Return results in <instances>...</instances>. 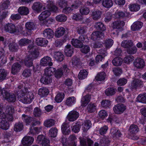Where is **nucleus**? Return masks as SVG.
I'll return each mask as SVG.
<instances>
[{
  "label": "nucleus",
  "mask_w": 146,
  "mask_h": 146,
  "mask_svg": "<svg viewBox=\"0 0 146 146\" xmlns=\"http://www.w3.org/2000/svg\"><path fill=\"white\" fill-rule=\"evenodd\" d=\"M9 127V124L6 121L2 120L0 121V128L4 130H7Z\"/></svg>",
  "instance_id": "38"
},
{
  "label": "nucleus",
  "mask_w": 146,
  "mask_h": 146,
  "mask_svg": "<svg viewBox=\"0 0 146 146\" xmlns=\"http://www.w3.org/2000/svg\"><path fill=\"white\" fill-rule=\"evenodd\" d=\"M8 73L4 69H0V81H2L6 79Z\"/></svg>",
  "instance_id": "34"
},
{
  "label": "nucleus",
  "mask_w": 146,
  "mask_h": 146,
  "mask_svg": "<svg viewBox=\"0 0 146 146\" xmlns=\"http://www.w3.org/2000/svg\"><path fill=\"white\" fill-rule=\"evenodd\" d=\"M52 61L51 58L48 56H45L42 58L40 61V64L42 66H47L48 65L52 66L53 63Z\"/></svg>",
  "instance_id": "6"
},
{
  "label": "nucleus",
  "mask_w": 146,
  "mask_h": 146,
  "mask_svg": "<svg viewBox=\"0 0 146 146\" xmlns=\"http://www.w3.org/2000/svg\"><path fill=\"white\" fill-rule=\"evenodd\" d=\"M65 30L62 27L58 28L56 30L55 33L56 37L58 38L62 36L64 33Z\"/></svg>",
  "instance_id": "31"
},
{
  "label": "nucleus",
  "mask_w": 146,
  "mask_h": 146,
  "mask_svg": "<svg viewBox=\"0 0 146 146\" xmlns=\"http://www.w3.org/2000/svg\"><path fill=\"white\" fill-rule=\"evenodd\" d=\"M76 29L77 33L81 35L84 34L85 33L86 30V27L79 25H77Z\"/></svg>",
  "instance_id": "44"
},
{
  "label": "nucleus",
  "mask_w": 146,
  "mask_h": 146,
  "mask_svg": "<svg viewBox=\"0 0 146 146\" xmlns=\"http://www.w3.org/2000/svg\"><path fill=\"white\" fill-rule=\"evenodd\" d=\"M19 13L23 15H27L29 13L28 8L25 7H20L18 9Z\"/></svg>",
  "instance_id": "35"
},
{
  "label": "nucleus",
  "mask_w": 146,
  "mask_h": 146,
  "mask_svg": "<svg viewBox=\"0 0 146 146\" xmlns=\"http://www.w3.org/2000/svg\"><path fill=\"white\" fill-rule=\"evenodd\" d=\"M92 125V123L89 120H86L82 125V129L84 132H86Z\"/></svg>",
  "instance_id": "32"
},
{
  "label": "nucleus",
  "mask_w": 146,
  "mask_h": 146,
  "mask_svg": "<svg viewBox=\"0 0 146 146\" xmlns=\"http://www.w3.org/2000/svg\"><path fill=\"white\" fill-rule=\"evenodd\" d=\"M48 42L46 39L42 38H37L36 40V43L37 45L41 46H45Z\"/></svg>",
  "instance_id": "16"
},
{
  "label": "nucleus",
  "mask_w": 146,
  "mask_h": 146,
  "mask_svg": "<svg viewBox=\"0 0 146 146\" xmlns=\"http://www.w3.org/2000/svg\"><path fill=\"white\" fill-rule=\"evenodd\" d=\"M54 58L57 61L61 62L64 59V57L62 53L58 51L54 53Z\"/></svg>",
  "instance_id": "19"
},
{
  "label": "nucleus",
  "mask_w": 146,
  "mask_h": 146,
  "mask_svg": "<svg viewBox=\"0 0 146 146\" xmlns=\"http://www.w3.org/2000/svg\"><path fill=\"white\" fill-rule=\"evenodd\" d=\"M43 35L44 37L48 39L52 38L54 35L53 31L50 29H46L43 31Z\"/></svg>",
  "instance_id": "13"
},
{
  "label": "nucleus",
  "mask_w": 146,
  "mask_h": 146,
  "mask_svg": "<svg viewBox=\"0 0 146 146\" xmlns=\"http://www.w3.org/2000/svg\"><path fill=\"white\" fill-rule=\"evenodd\" d=\"M126 109V107L124 104H117L113 108L114 112L117 114H120L123 113Z\"/></svg>",
  "instance_id": "4"
},
{
  "label": "nucleus",
  "mask_w": 146,
  "mask_h": 146,
  "mask_svg": "<svg viewBox=\"0 0 146 146\" xmlns=\"http://www.w3.org/2000/svg\"><path fill=\"white\" fill-rule=\"evenodd\" d=\"M79 116V113L76 111L72 110L70 111L68 114L67 118L70 121H73L76 120Z\"/></svg>",
  "instance_id": "5"
},
{
  "label": "nucleus",
  "mask_w": 146,
  "mask_h": 146,
  "mask_svg": "<svg viewBox=\"0 0 146 146\" xmlns=\"http://www.w3.org/2000/svg\"><path fill=\"white\" fill-rule=\"evenodd\" d=\"M112 63L115 66H120L123 63V59L119 57H115L112 60Z\"/></svg>",
  "instance_id": "33"
},
{
  "label": "nucleus",
  "mask_w": 146,
  "mask_h": 146,
  "mask_svg": "<svg viewBox=\"0 0 146 146\" xmlns=\"http://www.w3.org/2000/svg\"><path fill=\"white\" fill-rule=\"evenodd\" d=\"M51 13L48 11H45L42 12L38 17V19L40 21H43L50 15Z\"/></svg>",
  "instance_id": "21"
},
{
  "label": "nucleus",
  "mask_w": 146,
  "mask_h": 146,
  "mask_svg": "<svg viewBox=\"0 0 146 146\" xmlns=\"http://www.w3.org/2000/svg\"><path fill=\"white\" fill-rule=\"evenodd\" d=\"M116 90V89L113 88H109L106 90L105 93L107 96H112L115 93Z\"/></svg>",
  "instance_id": "43"
},
{
  "label": "nucleus",
  "mask_w": 146,
  "mask_h": 146,
  "mask_svg": "<svg viewBox=\"0 0 146 146\" xmlns=\"http://www.w3.org/2000/svg\"><path fill=\"white\" fill-rule=\"evenodd\" d=\"M64 97V94L63 93H59L56 96L55 100L57 103L61 102Z\"/></svg>",
  "instance_id": "40"
},
{
  "label": "nucleus",
  "mask_w": 146,
  "mask_h": 146,
  "mask_svg": "<svg viewBox=\"0 0 146 146\" xmlns=\"http://www.w3.org/2000/svg\"><path fill=\"white\" fill-rule=\"evenodd\" d=\"M43 5L42 3L39 2H35L32 7L33 9L38 13L41 11Z\"/></svg>",
  "instance_id": "12"
},
{
  "label": "nucleus",
  "mask_w": 146,
  "mask_h": 146,
  "mask_svg": "<svg viewBox=\"0 0 146 146\" xmlns=\"http://www.w3.org/2000/svg\"><path fill=\"white\" fill-rule=\"evenodd\" d=\"M34 141V139L30 136H25L21 142L24 146L31 145Z\"/></svg>",
  "instance_id": "8"
},
{
  "label": "nucleus",
  "mask_w": 146,
  "mask_h": 146,
  "mask_svg": "<svg viewBox=\"0 0 146 146\" xmlns=\"http://www.w3.org/2000/svg\"><path fill=\"white\" fill-rule=\"evenodd\" d=\"M58 7L62 9L66 6H68V2L65 0H59L58 2Z\"/></svg>",
  "instance_id": "51"
},
{
  "label": "nucleus",
  "mask_w": 146,
  "mask_h": 146,
  "mask_svg": "<svg viewBox=\"0 0 146 146\" xmlns=\"http://www.w3.org/2000/svg\"><path fill=\"white\" fill-rule=\"evenodd\" d=\"M102 4L104 7L108 8L112 6L113 2L112 0H103Z\"/></svg>",
  "instance_id": "36"
},
{
  "label": "nucleus",
  "mask_w": 146,
  "mask_h": 146,
  "mask_svg": "<svg viewBox=\"0 0 146 146\" xmlns=\"http://www.w3.org/2000/svg\"><path fill=\"white\" fill-rule=\"evenodd\" d=\"M71 42L72 45L76 48H81L83 46V42H80L78 39L73 38Z\"/></svg>",
  "instance_id": "24"
},
{
  "label": "nucleus",
  "mask_w": 146,
  "mask_h": 146,
  "mask_svg": "<svg viewBox=\"0 0 146 146\" xmlns=\"http://www.w3.org/2000/svg\"><path fill=\"white\" fill-rule=\"evenodd\" d=\"M39 56V52L37 49L31 52L28 56L33 60Z\"/></svg>",
  "instance_id": "55"
},
{
  "label": "nucleus",
  "mask_w": 146,
  "mask_h": 146,
  "mask_svg": "<svg viewBox=\"0 0 146 146\" xmlns=\"http://www.w3.org/2000/svg\"><path fill=\"white\" fill-rule=\"evenodd\" d=\"M10 1L7 0L2 3L0 5V8L2 10L6 9L8 7V5H9Z\"/></svg>",
  "instance_id": "60"
},
{
  "label": "nucleus",
  "mask_w": 146,
  "mask_h": 146,
  "mask_svg": "<svg viewBox=\"0 0 146 146\" xmlns=\"http://www.w3.org/2000/svg\"><path fill=\"white\" fill-rule=\"evenodd\" d=\"M106 76V75L104 72H102L98 74L95 78L97 80L102 81L105 79Z\"/></svg>",
  "instance_id": "48"
},
{
  "label": "nucleus",
  "mask_w": 146,
  "mask_h": 146,
  "mask_svg": "<svg viewBox=\"0 0 146 146\" xmlns=\"http://www.w3.org/2000/svg\"><path fill=\"white\" fill-rule=\"evenodd\" d=\"M25 28L27 31L29 33H31L35 28V24L32 22H28L26 23Z\"/></svg>",
  "instance_id": "15"
},
{
  "label": "nucleus",
  "mask_w": 146,
  "mask_h": 146,
  "mask_svg": "<svg viewBox=\"0 0 146 146\" xmlns=\"http://www.w3.org/2000/svg\"><path fill=\"white\" fill-rule=\"evenodd\" d=\"M113 43V41L111 39H106L104 41V44L106 48H110Z\"/></svg>",
  "instance_id": "52"
},
{
  "label": "nucleus",
  "mask_w": 146,
  "mask_h": 146,
  "mask_svg": "<svg viewBox=\"0 0 146 146\" xmlns=\"http://www.w3.org/2000/svg\"><path fill=\"white\" fill-rule=\"evenodd\" d=\"M66 55L68 57H71L73 53V48L70 45H67L64 50Z\"/></svg>",
  "instance_id": "20"
},
{
  "label": "nucleus",
  "mask_w": 146,
  "mask_h": 146,
  "mask_svg": "<svg viewBox=\"0 0 146 146\" xmlns=\"http://www.w3.org/2000/svg\"><path fill=\"white\" fill-rule=\"evenodd\" d=\"M34 115L37 117H40L42 114V112L40 109L38 107H36L34 110Z\"/></svg>",
  "instance_id": "63"
},
{
  "label": "nucleus",
  "mask_w": 146,
  "mask_h": 146,
  "mask_svg": "<svg viewBox=\"0 0 146 146\" xmlns=\"http://www.w3.org/2000/svg\"><path fill=\"white\" fill-rule=\"evenodd\" d=\"M31 87V85L27 83L18 86L16 94L19 101L24 104L30 103L31 102L33 95L30 92Z\"/></svg>",
  "instance_id": "1"
},
{
  "label": "nucleus",
  "mask_w": 146,
  "mask_h": 146,
  "mask_svg": "<svg viewBox=\"0 0 146 146\" xmlns=\"http://www.w3.org/2000/svg\"><path fill=\"white\" fill-rule=\"evenodd\" d=\"M129 9L133 11H138L140 9V5L138 4H131L129 6Z\"/></svg>",
  "instance_id": "50"
},
{
  "label": "nucleus",
  "mask_w": 146,
  "mask_h": 146,
  "mask_svg": "<svg viewBox=\"0 0 146 146\" xmlns=\"http://www.w3.org/2000/svg\"><path fill=\"white\" fill-rule=\"evenodd\" d=\"M3 96L8 102H14L16 100V96L13 94H11L5 90L3 91Z\"/></svg>",
  "instance_id": "2"
},
{
  "label": "nucleus",
  "mask_w": 146,
  "mask_h": 146,
  "mask_svg": "<svg viewBox=\"0 0 146 146\" xmlns=\"http://www.w3.org/2000/svg\"><path fill=\"white\" fill-rule=\"evenodd\" d=\"M61 129L63 134L65 135L69 134L70 132V130L68 124L64 123L62 126Z\"/></svg>",
  "instance_id": "26"
},
{
  "label": "nucleus",
  "mask_w": 146,
  "mask_h": 146,
  "mask_svg": "<svg viewBox=\"0 0 146 146\" xmlns=\"http://www.w3.org/2000/svg\"><path fill=\"white\" fill-rule=\"evenodd\" d=\"M14 111L13 107L11 106H7L6 107L5 112L6 114H13Z\"/></svg>",
  "instance_id": "58"
},
{
  "label": "nucleus",
  "mask_w": 146,
  "mask_h": 146,
  "mask_svg": "<svg viewBox=\"0 0 146 146\" xmlns=\"http://www.w3.org/2000/svg\"><path fill=\"white\" fill-rule=\"evenodd\" d=\"M4 30L6 32L11 33H13L18 31L15 25L11 23H8L5 25Z\"/></svg>",
  "instance_id": "3"
},
{
  "label": "nucleus",
  "mask_w": 146,
  "mask_h": 146,
  "mask_svg": "<svg viewBox=\"0 0 146 146\" xmlns=\"http://www.w3.org/2000/svg\"><path fill=\"white\" fill-rule=\"evenodd\" d=\"M52 80V78L50 76L44 75L40 79V81L44 84H47L50 83Z\"/></svg>",
  "instance_id": "25"
},
{
  "label": "nucleus",
  "mask_w": 146,
  "mask_h": 146,
  "mask_svg": "<svg viewBox=\"0 0 146 146\" xmlns=\"http://www.w3.org/2000/svg\"><path fill=\"white\" fill-rule=\"evenodd\" d=\"M33 60L29 56L27 57L25 60V66L27 67L32 66L33 64L32 62Z\"/></svg>",
  "instance_id": "56"
},
{
  "label": "nucleus",
  "mask_w": 146,
  "mask_h": 146,
  "mask_svg": "<svg viewBox=\"0 0 146 146\" xmlns=\"http://www.w3.org/2000/svg\"><path fill=\"white\" fill-rule=\"evenodd\" d=\"M23 125L22 122H19L15 124L13 128L14 130L16 132H19L23 129Z\"/></svg>",
  "instance_id": "29"
},
{
  "label": "nucleus",
  "mask_w": 146,
  "mask_h": 146,
  "mask_svg": "<svg viewBox=\"0 0 146 146\" xmlns=\"http://www.w3.org/2000/svg\"><path fill=\"white\" fill-rule=\"evenodd\" d=\"M56 20L59 22H64L67 19L66 17L64 14H60L57 16L56 18Z\"/></svg>",
  "instance_id": "45"
},
{
  "label": "nucleus",
  "mask_w": 146,
  "mask_h": 146,
  "mask_svg": "<svg viewBox=\"0 0 146 146\" xmlns=\"http://www.w3.org/2000/svg\"><path fill=\"white\" fill-rule=\"evenodd\" d=\"M55 71L56 69L54 68L50 67H47L44 70V75L51 76Z\"/></svg>",
  "instance_id": "27"
},
{
  "label": "nucleus",
  "mask_w": 146,
  "mask_h": 146,
  "mask_svg": "<svg viewBox=\"0 0 146 146\" xmlns=\"http://www.w3.org/2000/svg\"><path fill=\"white\" fill-rule=\"evenodd\" d=\"M125 25L123 21H117L113 22L111 25L112 27L114 29H119L121 28Z\"/></svg>",
  "instance_id": "11"
},
{
  "label": "nucleus",
  "mask_w": 146,
  "mask_h": 146,
  "mask_svg": "<svg viewBox=\"0 0 146 146\" xmlns=\"http://www.w3.org/2000/svg\"><path fill=\"white\" fill-rule=\"evenodd\" d=\"M114 16L116 18H121L124 17L125 15V13L123 12L117 11L115 13Z\"/></svg>",
  "instance_id": "64"
},
{
  "label": "nucleus",
  "mask_w": 146,
  "mask_h": 146,
  "mask_svg": "<svg viewBox=\"0 0 146 146\" xmlns=\"http://www.w3.org/2000/svg\"><path fill=\"white\" fill-rule=\"evenodd\" d=\"M22 119L27 125H32L33 126L35 125L34 119L32 117H29L25 114H23L22 116Z\"/></svg>",
  "instance_id": "7"
},
{
  "label": "nucleus",
  "mask_w": 146,
  "mask_h": 146,
  "mask_svg": "<svg viewBox=\"0 0 146 146\" xmlns=\"http://www.w3.org/2000/svg\"><path fill=\"white\" fill-rule=\"evenodd\" d=\"M49 93L48 90L45 88H40L38 90V94L42 97L47 96Z\"/></svg>",
  "instance_id": "37"
},
{
  "label": "nucleus",
  "mask_w": 146,
  "mask_h": 146,
  "mask_svg": "<svg viewBox=\"0 0 146 146\" xmlns=\"http://www.w3.org/2000/svg\"><path fill=\"white\" fill-rule=\"evenodd\" d=\"M110 141L108 138L104 137L100 141V144L102 146H107L109 144Z\"/></svg>",
  "instance_id": "46"
},
{
  "label": "nucleus",
  "mask_w": 146,
  "mask_h": 146,
  "mask_svg": "<svg viewBox=\"0 0 146 146\" xmlns=\"http://www.w3.org/2000/svg\"><path fill=\"white\" fill-rule=\"evenodd\" d=\"M21 65L19 63L16 62L14 63L12 66L11 72L14 74H15L18 72L21 68Z\"/></svg>",
  "instance_id": "22"
},
{
  "label": "nucleus",
  "mask_w": 146,
  "mask_h": 146,
  "mask_svg": "<svg viewBox=\"0 0 146 146\" xmlns=\"http://www.w3.org/2000/svg\"><path fill=\"white\" fill-rule=\"evenodd\" d=\"M129 131L131 133H137L138 131L137 126L135 125H131L130 127Z\"/></svg>",
  "instance_id": "57"
},
{
  "label": "nucleus",
  "mask_w": 146,
  "mask_h": 146,
  "mask_svg": "<svg viewBox=\"0 0 146 146\" xmlns=\"http://www.w3.org/2000/svg\"><path fill=\"white\" fill-rule=\"evenodd\" d=\"M95 26L96 29L101 31H104L106 30V28L104 25L100 22H97L95 23Z\"/></svg>",
  "instance_id": "42"
},
{
  "label": "nucleus",
  "mask_w": 146,
  "mask_h": 146,
  "mask_svg": "<svg viewBox=\"0 0 146 146\" xmlns=\"http://www.w3.org/2000/svg\"><path fill=\"white\" fill-rule=\"evenodd\" d=\"M55 121L52 119H48L45 120L44 123V125L46 127H50L54 126L55 123Z\"/></svg>",
  "instance_id": "28"
},
{
  "label": "nucleus",
  "mask_w": 146,
  "mask_h": 146,
  "mask_svg": "<svg viewBox=\"0 0 146 146\" xmlns=\"http://www.w3.org/2000/svg\"><path fill=\"white\" fill-rule=\"evenodd\" d=\"M47 8L50 9V11L55 13L58 12V8L54 4L52 1H48L47 2Z\"/></svg>",
  "instance_id": "14"
},
{
  "label": "nucleus",
  "mask_w": 146,
  "mask_h": 146,
  "mask_svg": "<svg viewBox=\"0 0 146 146\" xmlns=\"http://www.w3.org/2000/svg\"><path fill=\"white\" fill-rule=\"evenodd\" d=\"M104 21L106 23H108L111 21L112 18V15L110 12H107L104 14Z\"/></svg>",
  "instance_id": "59"
},
{
  "label": "nucleus",
  "mask_w": 146,
  "mask_h": 146,
  "mask_svg": "<svg viewBox=\"0 0 146 146\" xmlns=\"http://www.w3.org/2000/svg\"><path fill=\"white\" fill-rule=\"evenodd\" d=\"M143 26V23L139 21L134 22L131 26V29L133 31L139 30Z\"/></svg>",
  "instance_id": "10"
},
{
  "label": "nucleus",
  "mask_w": 146,
  "mask_h": 146,
  "mask_svg": "<svg viewBox=\"0 0 146 146\" xmlns=\"http://www.w3.org/2000/svg\"><path fill=\"white\" fill-rule=\"evenodd\" d=\"M133 45V41L131 40L127 39L124 40L121 43V46L124 48L131 47Z\"/></svg>",
  "instance_id": "17"
},
{
  "label": "nucleus",
  "mask_w": 146,
  "mask_h": 146,
  "mask_svg": "<svg viewBox=\"0 0 146 146\" xmlns=\"http://www.w3.org/2000/svg\"><path fill=\"white\" fill-rule=\"evenodd\" d=\"M88 74V72L86 70H82L80 71L78 75V77L80 79H84L86 78Z\"/></svg>",
  "instance_id": "39"
},
{
  "label": "nucleus",
  "mask_w": 146,
  "mask_h": 146,
  "mask_svg": "<svg viewBox=\"0 0 146 146\" xmlns=\"http://www.w3.org/2000/svg\"><path fill=\"white\" fill-rule=\"evenodd\" d=\"M1 58L2 62L3 64L5 63L6 61V57L5 56V51L3 48L0 51V59Z\"/></svg>",
  "instance_id": "62"
},
{
  "label": "nucleus",
  "mask_w": 146,
  "mask_h": 146,
  "mask_svg": "<svg viewBox=\"0 0 146 146\" xmlns=\"http://www.w3.org/2000/svg\"><path fill=\"white\" fill-rule=\"evenodd\" d=\"M9 47V50L12 52H16L18 49V46L17 44L14 42L10 43Z\"/></svg>",
  "instance_id": "41"
},
{
  "label": "nucleus",
  "mask_w": 146,
  "mask_h": 146,
  "mask_svg": "<svg viewBox=\"0 0 146 146\" xmlns=\"http://www.w3.org/2000/svg\"><path fill=\"white\" fill-rule=\"evenodd\" d=\"M102 14L101 11L98 10L93 11L91 16L94 20L97 21L101 18Z\"/></svg>",
  "instance_id": "18"
},
{
  "label": "nucleus",
  "mask_w": 146,
  "mask_h": 146,
  "mask_svg": "<svg viewBox=\"0 0 146 146\" xmlns=\"http://www.w3.org/2000/svg\"><path fill=\"white\" fill-rule=\"evenodd\" d=\"M96 109V106L93 104H90L87 106V110L89 113H92Z\"/></svg>",
  "instance_id": "61"
},
{
  "label": "nucleus",
  "mask_w": 146,
  "mask_h": 146,
  "mask_svg": "<svg viewBox=\"0 0 146 146\" xmlns=\"http://www.w3.org/2000/svg\"><path fill=\"white\" fill-rule=\"evenodd\" d=\"M135 66L138 68H143L145 66V62L143 60L140 58L136 59L133 62Z\"/></svg>",
  "instance_id": "9"
},
{
  "label": "nucleus",
  "mask_w": 146,
  "mask_h": 146,
  "mask_svg": "<svg viewBox=\"0 0 146 146\" xmlns=\"http://www.w3.org/2000/svg\"><path fill=\"white\" fill-rule=\"evenodd\" d=\"M76 102V98L73 96L69 97L66 101V104L67 105L70 106L74 104Z\"/></svg>",
  "instance_id": "47"
},
{
  "label": "nucleus",
  "mask_w": 146,
  "mask_h": 146,
  "mask_svg": "<svg viewBox=\"0 0 146 146\" xmlns=\"http://www.w3.org/2000/svg\"><path fill=\"white\" fill-rule=\"evenodd\" d=\"M143 82L138 79L135 80L132 83V86L135 88L141 87L143 86Z\"/></svg>",
  "instance_id": "30"
},
{
  "label": "nucleus",
  "mask_w": 146,
  "mask_h": 146,
  "mask_svg": "<svg viewBox=\"0 0 146 146\" xmlns=\"http://www.w3.org/2000/svg\"><path fill=\"white\" fill-rule=\"evenodd\" d=\"M80 13L83 15H86L90 12V9L86 7H82L80 10Z\"/></svg>",
  "instance_id": "53"
},
{
  "label": "nucleus",
  "mask_w": 146,
  "mask_h": 146,
  "mask_svg": "<svg viewBox=\"0 0 146 146\" xmlns=\"http://www.w3.org/2000/svg\"><path fill=\"white\" fill-rule=\"evenodd\" d=\"M58 132V130L56 127H52L49 131V135L51 137H55Z\"/></svg>",
  "instance_id": "49"
},
{
  "label": "nucleus",
  "mask_w": 146,
  "mask_h": 146,
  "mask_svg": "<svg viewBox=\"0 0 146 146\" xmlns=\"http://www.w3.org/2000/svg\"><path fill=\"white\" fill-rule=\"evenodd\" d=\"M112 71L116 76H119L122 72V69L119 67H115L112 68Z\"/></svg>",
  "instance_id": "54"
},
{
  "label": "nucleus",
  "mask_w": 146,
  "mask_h": 146,
  "mask_svg": "<svg viewBox=\"0 0 146 146\" xmlns=\"http://www.w3.org/2000/svg\"><path fill=\"white\" fill-rule=\"evenodd\" d=\"M91 98V95L87 94L84 96L81 100V106H86L90 102Z\"/></svg>",
  "instance_id": "23"
}]
</instances>
